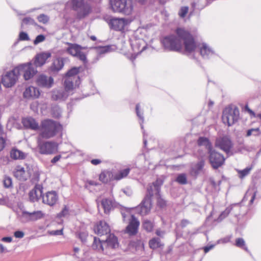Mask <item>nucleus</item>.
Instances as JSON below:
<instances>
[{"label": "nucleus", "instance_id": "f257e3e1", "mask_svg": "<svg viewBox=\"0 0 261 261\" xmlns=\"http://www.w3.org/2000/svg\"><path fill=\"white\" fill-rule=\"evenodd\" d=\"M176 35H169L162 38L164 48L169 51L182 53L194 59L197 45L191 34L183 28H177Z\"/></svg>", "mask_w": 261, "mask_h": 261}, {"label": "nucleus", "instance_id": "f03ea898", "mask_svg": "<svg viewBox=\"0 0 261 261\" xmlns=\"http://www.w3.org/2000/svg\"><path fill=\"white\" fill-rule=\"evenodd\" d=\"M163 184L162 179L159 178L152 184L148 185L146 196L140 205L137 208L141 215H146L150 212L151 207V198L153 195H158L160 194V187Z\"/></svg>", "mask_w": 261, "mask_h": 261}, {"label": "nucleus", "instance_id": "7ed1b4c3", "mask_svg": "<svg viewBox=\"0 0 261 261\" xmlns=\"http://www.w3.org/2000/svg\"><path fill=\"white\" fill-rule=\"evenodd\" d=\"M62 129V126L59 122L50 119H46L41 122L39 130L40 136L42 138L49 139L61 133Z\"/></svg>", "mask_w": 261, "mask_h": 261}, {"label": "nucleus", "instance_id": "20e7f679", "mask_svg": "<svg viewBox=\"0 0 261 261\" xmlns=\"http://www.w3.org/2000/svg\"><path fill=\"white\" fill-rule=\"evenodd\" d=\"M110 4L113 12L126 15H130L133 10L132 0H110Z\"/></svg>", "mask_w": 261, "mask_h": 261}, {"label": "nucleus", "instance_id": "39448f33", "mask_svg": "<svg viewBox=\"0 0 261 261\" xmlns=\"http://www.w3.org/2000/svg\"><path fill=\"white\" fill-rule=\"evenodd\" d=\"M15 71L17 72L19 76L22 74L25 81L32 78L37 72L36 67L31 62L19 65L15 67Z\"/></svg>", "mask_w": 261, "mask_h": 261}, {"label": "nucleus", "instance_id": "423d86ee", "mask_svg": "<svg viewBox=\"0 0 261 261\" xmlns=\"http://www.w3.org/2000/svg\"><path fill=\"white\" fill-rule=\"evenodd\" d=\"M239 110L238 108H226L223 112L222 121L228 126H231L238 121L239 118Z\"/></svg>", "mask_w": 261, "mask_h": 261}, {"label": "nucleus", "instance_id": "0eeeda50", "mask_svg": "<svg viewBox=\"0 0 261 261\" xmlns=\"http://www.w3.org/2000/svg\"><path fill=\"white\" fill-rule=\"evenodd\" d=\"M68 47L66 48V51L71 56L75 57L85 63L87 62V57L85 53L82 51L85 47L75 44L66 42Z\"/></svg>", "mask_w": 261, "mask_h": 261}, {"label": "nucleus", "instance_id": "6e6552de", "mask_svg": "<svg viewBox=\"0 0 261 261\" xmlns=\"http://www.w3.org/2000/svg\"><path fill=\"white\" fill-rule=\"evenodd\" d=\"M38 146L40 153L42 154H54L58 149V144L54 141H39Z\"/></svg>", "mask_w": 261, "mask_h": 261}, {"label": "nucleus", "instance_id": "1a4fd4ad", "mask_svg": "<svg viewBox=\"0 0 261 261\" xmlns=\"http://www.w3.org/2000/svg\"><path fill=\"white\" fill-rule=\"evenodd\" d=\"M71 4L73 10L77 12V17L80 18H84L90 12L89 6L85 5L83 0H71Z\"/></svg>", "mask_w": 261, "mask_h": 261}, {"label": "nucleus", "instance_id": "9d476101", "mask_svg": "<svg viewBox=\"0 0 261 261\" xmlns=\"http://www.w3.org/2000/svg\"><path fill=\"white\" fill-rule=\"evenodd\" d=\"M19 77L17 72L15 71V68L10 71L7 72L2 78V82L6 87H11L15 85Z\"/></svg>", "mask_w": 261, "mask_h": 261}, {"label": "nucleus", "instance_id": "9b49d317", "mask_svg": "<svg viewBox=\"0 0 261 261\" xmlns=\"http://www.w3.org/2000/svg\"><path fill=\"white\" fill-rule=\"evenodd\" d=\"M208 153L210 163L214 169L218 168L224 164L225 158L221 154L213 149L208 152Z\"/></svg>", "mask_w": 261, "mask_h": 261}, {"label": "nucleus", "instance_id": "f8f14e48", "mask_svg": "<svg viewBox=\"0 0 261 261\" xmlns=\"http://www.w3.org/2000/svg\"><path fill=\"white\" fill-rule=\"evenodd\" d=\"M215 145L224 151L228 155H231L230 149L232 147L231 140L226 137L217 138L216 140Z\"/></svg>", "mask_w": 261, "mask_h": 261}, {"label": "nucleus", "instance_id": "ddd939ff", "mask_svg": "<svg viewBox=\"0 0 261 261\" xmlns=\"http://www.w3.org/2000/svg\"><path fill=\"white\" fill-rule=\"evenodd\" d=\"M59 197L56 192L51 191L47 192L42 196V202L50 206L55 205L58 201Z\"/></svg>", "mask_w": 261, "mask_h": 261}, {"label": "nucleus", "instance_id": "4468645a", "mask_svg": "<svg viewBox=\"0 0 261 261\" xmlns=\"http://www.w3.org/2000/svg\"><path fill=\"white\" fill-rule=\"evenodd\" d=\"M201 56L203 59H210L217 56L215 51L206 43H203L198 45Z\"/></svg>", "mask_w": 261, "mask_h": 261}, {"label": "nucleus", "instance_id": "2eb2a0df", "mask_svg": "<svg viewBox=\"0 0 261 261\" xmlns=\"http://www.w3.org/2000/svg\"><path fill=\"white\" fill-rule=\"evenodd\" d=\"M53 83V77L43 74L39 75L36 79L37 85L42 88H50L52 87Z\"/></svg>", "mask_w": 261, "mask_h": 261}, {"label": "nucleus", "instance_id": "dca6fc26", "mask_svg": "<svg viewBox=\"0 0 261 261\" xmlns=\"http://www.w3.org/2000/svg\"><path fill=\"white\" fill-rule=\"evenodd\" d=\"M140 222L134 215H132V219L126 228L125 232L129 236H134L138 232Z\"/></svg>", "mask_w": 261, "mask_h": 261}, {"label": "nucleus", "instance_id": "f3484780", "mask_svg": "<svg viewBox=\"0 0 261 261\" xmlns=\"http://www.w3.org/2000/svg\"><path fill=\"white\" fill-rule=\"evenodd\" d=\"M126 24V20L124 18H112L109 23L111 29L118 31L123 30Z\"/></svg>", "mask_w": 261, "mask_h": 261}, {"label": "nucleus", "instance_id": "a211bd4d", "mask_svg": "<svg viewBox=\"0 0 261 261\" xmlns=\"http://www.w3.org/2000/svg\"><path fill=\"white\" fill-rule=\"evenodd\" d=\"M22 123L24 127L27 128L34 130H38L40 129V126L39 125L38 123L34 118L31 117L22 118Z\"/></svg>", "mask_w": 261, "mask_h": 261}, {"label": "nucleus", "instance_id": "6ab92c4d", "mask_svg": "<svg viewBox=\"0 0 261 261\" xmlns=\"http://www.w3.org/2000/svg\"><path fill=\"white\" fill-rule=\"evenodd\" d=\"M94 231L99 236L107 235L110 233V226L105 221H100L94 227Z\"/></svg>", "mask_w": 261, "mask_h": 261}, {"label": "nucleus", "instance_id": "aec40b11", "mask_svg": "<svg viewBox=\"0 0 261 261\" xmlns=\"http://www.w3.org/2000/svg\"><path fill=\"white\" fill-rule=\"evenodd\" d=\"M42 186L40 185H36L34 189L29 192L30 201L35 202L38 201L41 197L42 198Z\"/></svg>", "mask_w": 261, "mask_h": 261}, {"label": "nucleus", "instance_id": "412c9836", "mask_svg": "<svg viewBox=\"0 0 261 261\" xmlns=\"http://www.w3.org/2000/svg\"><path fill=\"white\" fill-rule=\"evenodd\" d=\"M51 57V54L49 52H43L37 55L35 61L33 63L36 67H41L43 65L46 61Z\"/></svg>", "mask_w": 261, "mask_h": 261}, {"label": "nucleus", "instance_id": "4be33fe9", "mask_svg": "<svg viewBox=\"0 0 261 261\" xmlns=\"http://www.w3.org/2000/svg\"><path fill=\"white\" fill-rule=\"evenodd\" d=\"M40 94V91L37 88L29 86L24 91L23 97L28 99H35L38 98Z\"/></svg>", "mask_w": 261, "mask_h": 261}, {"label": "nucleus", "instance_id": "5701e85b", "mask_svg": "<svg viewBox=\"0 0 261 261\" xmlns=\"http://www.w3.org/2000/svg\"><path fill=\"white\" fill-rule=\"evenodd\" d=\"M69 93L63 88L55 90L52 92L51 98L54 100H65L69 96Z\"/></svg>", "mask_w": 261, "mask_h": 261}, {"label": "nucleus", "instance_id": "b1692460", "mask_svg": "<svg viewBox=\"0 0 261 261\" xmlns=\"http://www.w3.org/2000/svg\"><path fill=\"white\" fill-rule=\"evenodd\" d=\"M101 205L105 213L108 214L116 206V203L111 198H104L101 201Z\"/></svg>", "mask_w": 261, "mask_h": 261}, {"label": "nucleus", "instance_id": "393cba45", "mask_svg": "<svg viewBox=\"0 0 261 261\" xmlns=\"http://www.w3.org/2000/svg\"><path fill=\"white\" fill-rule=\"evenodd\" d=\"M68 61L67 58H57L54 60L51 68L54 71H59L61 70L66 61Z\"/></svg>", "mask_w": 261, "mask_h": 261}, {"label": "nucleus", "instance_id": "a878e982", "mask_svg": "<svg viewBox=\"0 0 261 261\" xmlns=\"http://www.w3.org/2000/svg\"><path fill=\"white\" fill-rule=\"evenodd\" d=\"M104 243H107V247L111 249H116L118 247L117 238L113 234L109 233Z\"/></svg>", "mask_w": 261, "mask_h": 261}, {"label": "nucleus", "instance_id": "bb28decb", "mask_svg": "<svg viewBox=\"0 0 261 261\" xmlns=\"http://www.w3.org/2000/svg\"><path fill=\"white\" fill-rule=\"evenodd\" d=\"M79 72V68L74 67L69 70L66 73V77H71L75 80V86H79L80 83V79L77 75Z\"/></svg>", "mask_w": 261, "mask_h": 261}, {"label": "nucleus", "instance_id": "cd10ccee", "mask_svg": "<svg viewBox=\"0 0 261 261\" xmlns=\"http://www.w3.org/2000/svg\"><path fill=\"white\" fill-rule=\"evenodd\" d=\"M22 214L28 215L29 216V219L31 221H36L42 218L43 217V213L41 211H34L30 213L27 211H23Z\"/></svg>", "mask_w": 261, "mask_h": 261}, {"label": "nucleus", "instance_id": "c85d7f7f", "mask_svg": "<svg viewBox=\"0 0 261 261\" xmlns=\"http://www.w3.org/2000/svg\"><path fill=\"white\" fill-rule=\"evenodd\" d=\"M14 175L20 180H26L27 176L25 175V172L24 168L21 166H17L14 171Z\"/></svg>", "mask_w": 261, "mask_h": 261}, {"label": "nucleus", "instance_id": "c756f323", "mask_svg": "<svg viewBox=\"0 0 261 261\" xmlns=\"http://www.w3.org/2000/svg\"><path fill=\"white\" fill-rule=\"evenodd\" d=\"M113 178L112 172L108 170H105L100 174L99 180L103 182L107 183Z\"/></svg>", "mask_w": 261, "mask_h": 261}, {"label": "nucleus", "instance_id": "7c9ffc66", "mask_svg": "<svg viewBox=\"0 0 261 261\" xmlns=\"http://www.w3.org/2000/svg\"><path fill=\"white\" fill-rule=\"evenodd\" d=\"M197 143L199 146H204L208 152L213 149L209 140L205 137H200L197 141Z\"/></svg>", "mask_w": 261, "mask_h": 261}, {"label": "nucleus", "instance_id": "2f4dec72", "mask_svg": "<svg viewBox=\"0 0 261 261\" xmlns=\"http://www.w3.org/2000/svg\"><path fill=\"white\" fill-rule=\"evenodd\" d=\"M149 246L150 248L155 249L158 248H162L164 244L161 242L160 238H153L149 241Z\"/></svg>", "mask_w": 261, "mask_h": 261}, {"label": "nucleus", "instance_id": "473e14b6", "mask_svg": "<svg viewBox=\"0 0 261 261\" xmlns=\"http://www.w3.org/2000/svg\"><path fill=\"white\" fill-rule=\"evenodd\" d=\"M64 86L65 89L69 93V91L73 89L75 86V80L72 79L71 77H66L64 81Z\"/></svg>", "mask_w": 261, "mask_h": 261}, {"label": "nucleus", "instance_id": "72a5a7b5", "mask_svg": "<svg viewBox=\"0 0 261 261\" xmlns=\"http://www.w3.org/2000/svg\"><path fill=\"white\" fill-rule=\"evenodd\" d=\"M204 165V161L200 160L192 168V173L195 176L197 175L202 171Z\"/></svg>", "mask_w": 261, "mask_h": 261}, {"label": "nucleus", "instance_id": "f704fd0d", "mask_svg": "<svg viewBox=\"0 0 261 261\" xmlns=\"http://www.w3.org/2000/svg\"><path fill=\"white\" fill-rule=\"evenodd\" d=\"M103 241L100 240V239L96 237H94L93 243L92 245V248L94 250H96L98 251H103L104 249L103 247Z\"/></svg>", "mask_w": 261, "mask_h": 261}, {"label": "nucleus", "instance_id": "c9c22d12", "mask_svg": "<svg viewBox=\"0 0 261 261\" xmlns=\"http://www.w3.org/2000/svg\"><path fill=\"white\" fill-rule=\"evenodd\" d=\"M112 47V46L111 45H107L96 47V51L98 56L101 57L102 55L111 51Z\"/></svg>", "mask_w": 261, "mask_h": 261}, {"label": "nucleus", "instance_id": "e433bc0d", "mask_svg": "<svg viewBox=\"0 0 261 261\" xmlns=\"http://www.w3.org/2000/svg\"><path fill=\"white\" fill-rule=\"evenodd\" d=\"M11 157L15 160L22 159L24 158V154L21 151L17 149H13L10 152Z\"/></svg>", "mask_w": 261, "mask_h": 261}, {"label": "nucleus", "instance_id": "4c0bfd02", "mask_svg": "<svg viewBox=\"0 0 261 261\" xmlns=\"http://www.w3.org/2000/svg\"><path fill=\"white\" fill-rule=\"evenodd\" d=\"M238 205V204H232V205L229 206L228 207H227L223 212H222L220 214V215L218 219V220L220 221H221L224 218L227 217L228 216V215L229 214V213H230V212L231 211V210H232L233 206H235V205Z\"/></svg>", "mask_w": 261, "mask_h": 261}, {"label": "nucleus", "instance_id": "58836bf2", "mask_svg": "<svg viewBox=\"0 0 261 261\" xmlns=\"http://www.w3.org/2000/svg\"><path fill=\"white\" fill-rule=\"evenodd\" d=\"M252 170L251 167H248L243 170L237 169L238 173V176L240 179H243L245 177L249 174L251 170Z\"/></svg>", "mask_w": 261, "mask_h": 261}, {"label": "nucleus", "instance_id": "ea45409f", "mask_svg": "<svg viewBox=\"0 0 261 261\" xmlns=\"http://www.w3.org/2000/svg\"><path fill=\"white\" fill-rule=\"evenodd\" d=\"M130 169L126 168L124 170H121L118 173L116 174L114 177V179L120 180L126 177L129 173Z\"/></svg>", "mask_w": 261, "mask_h": 261}, {"label": "nucleus", "instance_id": "a19ab883", "mask_svg": "<svg viewBox=\"0 0 261 261\" xmlns=\"http://www.w3.org/2000/svg\"><path fill=\"white\" fill-rule=\"evenodd\" d=\"M142 225L143 228L147 232H151L152 230L153 224L151 221L148 219L144 220Z\"/></svg>", "mask_w": 261, "mask_h": 261}, {"label": "nucleus", "instance_id": "79ce46f5", "mask_svg": "<svg viewBox=\"0 0 261 261\" xmlns=\"http://www.w3.org/2000/svg\"><path fill=\"white\" fill-rule=\"evenodd\" d=\"M235 245L239 248L244 249L246 251H248V248L245 246V242L243 238H238L236 240Z\"/></svg>", "mask_w": 261, "mask_h": 261}, {"label": "nucleus", "instance_id": "37998d69", "mask_svg": "<svg viewBox=\"0 0 261 261\" xmlns=\"http://www.w3.org/2000/svg\"><path fill=\"white\" fill-rule=\"evenodd\" d=\"M261 132L258 127L255 128L249 129L247 131L246 137H248L251 135L254 136H258L260 135Z\"/></svg>", "mask_w": 261, "mask_h": 261}, {"label": "nucleus", "instance_id": "c03bdc74", "mask_svg": "<svg viewBox=\"0 0 261 261\" xmlns=\"http://www.w3.org/2000/svg\"><path fill=\"white\" fill-rule=\"evenodd\" d=\"M140 108V105L137 104L136 106V111L137 116L141 120V122H140V126L141 127V129L143 130L144 126L143 125V123L144 122V117H143V113H141V111L139 110Z\"/></svg>", "mask_w": 261, "mask_h": 261}, {"label": "nucleus", "instance_id": "a18cd8bd", "mask_svg": "<svg viewBox=\"0 0 261 261\" xmlns=\"http://www.w3.org/2000/svg\"><path fill=\"white\" fill-rule=\"evenodd\" d=\"M176 181L181 185L186 184L187 183V178L186 174L181 173L178 175Z\"/></svg>", "mask_w": 261, "mask_h": 261}, {"label": "nucleus", "instance_id": "49530a36", "mask_svg": "<svg viewBox=\"0 0 261 261\" xmlns=\"http://www.w3.org/2000/svg\"><path fill=\"white\" fill-rule=\"evenodd\" d=\"M52 114L55 118H58L61 116L62 110L58 106H56L52 108Z\"/></svg>", "mask_w": 261, "mask_h": 261}, {"label": "nucleus", "instance_id": "de8ad7c7", "mask_svg": "<svg viewBox=\"0 0 261 261\" xmlns=\"http://www.w3.org/2000/svg\"><path fill=\"white\" fill-rule=\"evenodd\" d=\"M37 25L36 22L35 20L31 17H25L22 19L21 25Z\"/></svg>", "mask_w": 261, "mask_h": 261}, {"label": "nucleus", "instance_id": "09e8293b", "mask_svg": "<svg viewBox=\"0 0 261 261\" xmlns=\"http://www.w3.org/2000/svg\"><path fill=\"white\" fill-rule=\"evenodd\" d=\"M70 214L69 208L68 206L65 205L62 211L58 214L57 216L59 218L66 217Z\"/></svg>", "mask_w": 261, "mask_h": 261}, {"label": "nucleus", "instance_id": "8fccbe9b", "mask_svg": "<svg viewBox=\"0 0 261 261\" xmlns=\"http://www.w3.org/2000/svg\"><path fill=\"white\" fill-rule=\"evenodd\" d=\"M156 196L158 205L161 208L165 207L166 205V201L161 197L160 194L156 195Z\"/></svg>", "mask_w": 261, "mask_h": 261}, {"label": "nucleus", "instance_id": "3c124183", "mask_svg": "<svg viewBox=\"0 0 261 261\" xmlns=\"http://www.w3.org/2000/svg\"><path fill=\"white\" fill-rule=\"evenodd\" d=\"M189 11V7L187 6H184L180 8L178 11V15L181 18H184Z\"/></svg>", "mask_w": 261, "mask_h": 261}, {"label": "nucleus", "instance_id": "603ef678", "mask_svg": "<svg viewBox=\"0 0 261 261\" xmlns=\"http://www.w3.org/2000/svg\"><path fill=\"white\" fill-rule=\"evenodd\" d=\"M38 20L43 24L46 23L49 21V17L44 14H42L38 16Z\"/></svg>", "mask_w": 261, "mask_h": 261}, {"label": "nucleus", "instance_id": "864d4df0", "mask_svg": "<svg viewBox=\"0 0 261 261\" xmlns=\"http://www.w3.org/2000/svg\"><path fill=\"white\" fill-rule=\"evenodd\" d=\"M231 238H232V236L230 235V236H227L226 237H224L223 238H221L217 241L216 244H225V243H228L230 242Z\"/></svg>", "mask_w": 261, "mask_h": 261}, {"label": "nucleus", "instance_id": "5fc2aeb1", "mask_svg": "<svg viewBox=\"0 0 261 261\" xmlns=\"http://www.w3.org/2000/svg\"><path fill=\"white\" fill-rule=\"evenodd\" d=\"M3 183L5 188H10L12 186V179L10 177L6 176L4 178Z\"/></svg>", "mask_w": 261, "mask_h": 261}, {"label": "nucleus", "instance_id": "6e6d98bb", "mask_svg": "<svg viewBox=\"0 0 261 261\" xmlns=\"http://www.w3.org/2000/svg\"><path fill=\"white\" fill-rule=\"evenodd\" d=\"M19 40L20 41H29L30 40V38L27 33L21 32L19 35Z\"/></svg>", "mask_w": 261, "mask_h": 261}, {"label": "nucleus", "instance_id": "4d7b16f0", "mask_svg": "<svg viewBox=\"0 0 261 261\" xmlns=\"http://www.w3.org/2000/svg\"><path fill=\"white\" fill-rule=\"evenodd\" d=\"M79 238L83 243L86 242L88 233L87 232H80L78 233Z\"/></svg>", "mask_w": 261, "mask_h": 261}, {"label": "nucleus", "instance_id": "13d9d810", "mask_svg": "<svg viewBox=\"0 0 261 261\" xmlns=\"http://www.w3.org/2000/svg\"><path fill=\"white\" fill-rule=\"evenodd\" d=\"M45 39V37L43 35H38L34 41V44L35 45L43 42Z\"/></svg>", "mask_w": 261, "mask_h": 261}, {"label": "nucleus", "instance_id": "bf43d9fd", "mask_svg": "<svg viewBox=\"0 0 261 261\" xmlns=\"http://www.w3.org/2000/svg\"><path fill=\"white\" fill-rule=\"evenodd\" d=\"M51 235L60 236L63 234V228L59 230H52L49 232Z\"/></svg>", "mask_w": 261, "mask_h": 261}, {"label": "nucleus", "instance_id": "052dcab7", "mask_svg": "<svg viewBox=\"0 0 261 261\" xmlns=\"http://www.w3.org/2000/svg\"><path fill=\"white\" fill-rule=\"evenodd\" d=\"M216 243L215 244H212L210 245H207L203 247V250L205 253H207L210 250L213 249L214 247L216 246Z\"/></svg>", "mask_w": 261, "mask_h": 261}, {"label": "nucleus", "instance_id": "680f3d73", "mask_svg": "<svg viewBox=\"0 0 261 261\" xmlns=\"http://www.w3.org/2000/svg\"><path fill=\"white\" fill-rule=\"evenodd\" d=\"M5 140L4 139V136L0 137V151L2 150L5 147Z\"/></svg>", "mask_w": 261, "mask_h": 261}, {"label": "nucleus", "instance_id": "e2e57ef3", "mask_svg": "<svg viewBox=\"0 0 261 261\" xmlns=\"http://www.w3.org/2000/svg\"><path fill=\"white\" fill-rule=\"evenodd\" d=\"M14 236L16 238H22L24 236V233L21 231H16L14 232Z\"/></svg>", "mask_w": 261, "mask_h": 261}, {"label": "nucleus", "instance_id": "0e129e2a", "mask_svg": "<svg viewBox=\"0 0 261 261\" xmlns=\"http://www.w3.org/2000/svg\"><path fill=\"white\" fill-rule=\"evenodd\" d=\"M61 155H57L55 156L54 158H53V159L51 160V163L52 164H55L57 162H58L61 158Z\"/></svg>", "mask_w": 261, "mask_h": 261}, {"label": "nucleus", "instance_id": "69168bd1", "mask_svg": "<svg viewBox=\"0 0 261 261\" xmlns=\"http://www.w3.org/2000/svg\"><path fill=\"white\" fill-rule=\"evenodd\" d=\"M155 234L161 238H163L165 234V231L160 229H157L155 231Z\"/></svg>", "mask_w": 261, "mask_h": 261}, {"label": "nucleus", "instance_id": "338daca9", "mask_svg": "<svg viewBox=\"0 0 261 261\" xmlns=\"http://www.w3.org/2000/svg\"><path fill=\"white\" fill-rule=\"evenodd\" d=\"M190 224V221L187 219H183L181 221V227H185L187 225Z\"/></svg>", "mask_w": 261, "mask_h": 261}, {"label": "nucleus", "instance_id": "774afa93", "mask_svg": "<svg viewBox=\"0 0 261 261\" xmlns=\"http://www.w3.org/2000/svg\"><path fill=\"white\" fill-rule=\"evenodd\" d=\"M2 241L5 242L10 243L12 241V238L11 237H4L2 238Z\"/></svg>", "mask_w": 261, "mask_h": 261}]
</instances>
